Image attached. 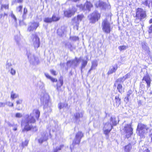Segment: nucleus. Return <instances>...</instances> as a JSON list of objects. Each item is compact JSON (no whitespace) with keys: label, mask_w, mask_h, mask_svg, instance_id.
Returning <instances> with one entry per match:
<instances>
[{"label":"nucleus","mask_w":152,"mask_h":152,"mask_svg":"<svg viewBox=\"0 0 152 152\" xmlns=\"http://www.w3.org/2000/svg\"><path fill=\"white\" fill-rule=\"evenodd\" d=\"M149 129V127L146 125L139 123L136 129V133L141 138H144L145 135L148 132Z\"/></svg>","instance_id":"nucleus-1"},{"label":"nucleus","mask_w":152,"mask_h":152,"mask_svg":"<svg viewBox=\"0 0 152 152\" xmlns=\"http://www.w3.org/2000/svg\"><path fill=\"white\" fill-rule=\"evenodd\" d=\"M45 75L47 78L50 79L52 83L56 82V89L58 92L61 91V87L63 86L64 83L62 77L60 78L58 80L57 78L53 77L48 74L45 73Z\"/></svg>","instance_id":"nucleus-2"},{"label":"nucleus","mask_w":152,"mask_h":152,"mask_svg":"<svg viewBox=\"0 0 152 152\" xmlns=\"http://www.w3.org/2000/svg\"><path fill=\"white\" fill-rule=\"evenodd\" d=\"M115 119L112 118H110V121L112 122V125L109 122L106 123L104 124L103 127V133L105 135H108L113 129V126H115L117 124V121Z\"/></svg>","instance_id":"nucleus-3"},{"label":"nucleus","mask_w":152,"mask_h":152,"mask_svg":"<svg viewBox=\"0 0 152 152\" xmlns=\"http://www.w3.org/2000/svg\"><path fill=\"white\" fill-rule=\"evenodd\" d=\"M147 16L146 12L141 8H138L136 10L135 19L142 21L146 18Z\"/></svg>","instance_id":"nucleus-4"},{"label":"nucleus","mask_w":152,"mask_h":152,"mask_svg":"<svg viewBox=\"0 0 152 152\" xmlns=\"http://www.w3.org/2000/svg\"><path fill=\"white\" fill-rule=\"evenodd\" d=\"M101 14L97 11H95L91 13L88 16L89 22L91 23H95L101 18Z\"/></svg>","instance_id":"nucleus-5"},{"label":"nucleus","mask_w":152,"mask_h":152,"mask_svg":"<svg viewBox=\"0 0 152 152\" xmlns=\"http://www.w3.org/2000/svg\"><path fill=\"white\" fill-rule=\"evenodd\" d=\"M102 29L103 31L106 34H109L112 30L110 23L107 18L103 20L102 23Z\"/></svg>","instance_id":"nucleus-6"},{"label":"nucleus","mask_w":152,"mask_h":152,"mask_svg":"<svg viewBox=\"0 0 152 152\" xmlns=\"http://www.w3.org/2000/svg\"><path fill=\"white\" fill-rule=\"evenodd\" d=\"M32 36L33 45L34 49L36 50L40 46V39L36 32H35L34 34H32Z\"/></svg>","instance_id":"nucleus-7"},{"label":"nucleus","mask_w":152,"mask_h":152,"mask_svg":"<svg viewBox=\"0 0 152 152\" xmlns=\"http://www.w3.org/2000/svg\"><path fill=\"white\" fill-rule=\"evenodd\" d=\"M30 123L27 121L25 123V125L23 129H22L23 132H28L31 130L33 132H35L37 131L38 129L36 126H33L29 125Z\"/></svg>","instance_id":"nucleus-8"},{"label":"nucleus","mask_w":152,"mask_h":152,"mask_svg":"<svg viewBox=\"0 0 152 152\" xmlns=\"http://www.w3.org/2000/svg\"><path fill=\"white\" fill-rule=\"evenodd\" d=\"M39 26V22L33 21L31 22L28 27L27 31L29 32L35 31Z\"/></svg>","instance_id":"nucleus-9"},{"label":"nucleus","mask_w":152,"mask_h":152,"mask_svg":"<svg viewBox=\"0 0 152 152\" xmlns=\"http://www.w3.org/2000/svg\"><path fill=\"white\" fill-rule=\"evenodd\" d=\"M121 78H119L116 79L114 85V86L117 87V89L120 93L122 94L124 92V88H123L122 85L120 83L122 82Z\"/></svg>","instance_id":"nucleus-10"},{"label":"nucleus","mask_w":152,"mask_h":152,"mask_svg":"<svg viewBox=\"0 0 152 152\" xmlns=\"http://www.w3.org/2000/svg\"><path fill=\"white\" fill-rule=\"evenodd\" d=\"M77 11V10L75 9L74 10L69 9L64 11V16L67 18H70L73 16Z\"/></svg>","instance_id":"nucleus-11"},{"label":"nucleus","mask_w":152,"mask_h":152,"mask_svg":"<svg viewBox=\"0 0 152 152\" xmlns=\"http://www.w3.org/2000/svg\"><path fill=\"white\" fill-rule=\"evenodd\" d=\"M124 130L125 132L128 134V135L130 136L133 134V129L131 125L129 124H126L124 127Z\"/></svg>","instance_id":"nucleus-12"},{"label":"nucleus","mask_w":152,"mask_h":152,"mask_svg":"<svg viewBox=\"0 0 152 152\" xmlns=\"http://www.w3.org/2000/svg\"><path fill=\"white\" fill-rule=\"evenodd\" d=\"M142 80L145 82L148 87L149 88L150 87L151 80L148 74H147L144 75L142 78Z\"/></svg>","instance_id":"nucleus-13"},{"label":"nucleus","mask_w":152,"mask_h":152,"mask_svg":"<svg viewBox=\"0 0 152 152\" xmlns=\"http://www.w3.org/2000/svg\"><path fill=\"white\" fill-rule=\"evenodd\" d=\"M71 20L73 28L78 30L80 24L79 22L76 20V17H75L72 18V19Z\"/></svg>","instance_id":"nucleus-14"},{"label":"nucleus","mask_w":152,"mask_h":152,"mask_svg":"<svg viewBox=\"0 0 152 152\" xmlns=\"http://www.w3.org/2000/svg\"><path fill=\"white\" fill-rule=\"evenodd\" d=\"M120 95L118 94L115 97V102L113 103V105L115 107H118L120 105L121 99L119 97Z\"/></svg>","instance_id":"nucleus-15"},{"label":"nucleus","mask_w":152,"mask_h":152,"mask_svg":"<svg viewBox=\"0 0 152 152\" xmlns=\"http://www.w3.org/2000/svg\"><path fill=\"white\" fill-rule=\"evenodd\" d=\"M118 68V65L116 64L114 66H113L109 70L107 74L109 75L115 72Z\"/></svg>","instance_id":"nucleus-16"},{"label":"nucleus","mask_w":152,"mask_h":152,"mask_svg":"<svg viewBox=\"0 0 152 152\" xmlns=\"http://www.w3.org/2000/svg\"><path fill=\"white\" fill-rule=\"evenodd\" d=\"M42 137L38 140V142L40 144H42L43 142L47 141L48 139V136L44 134L42 135Z\"/></svg>","instance_id":"nucleus-17"},{"label":"nucleus","mask_w":152,"mask_h":152,"mask_svg":"<svg viewBox=\"0 0 152 152\" xmlns=\"http://www.w3.org/2000/svg\"><path fill=\"white\" fill-rule=\"evenodd\" d=\"M142 3L149 8L151 7L152 8V0H145Z\"/></svg>","instance_id":"nucleus-18"},{"label":"nucleus","mask_w":152,"mask_h":152,"mask_svg":"<svg viewBox=\"0 0 152 152\" xmlns=\"http://www.w3.org/2000/svg\"><path fill=\"white\" fill-rule=\"evenodd\" d=\"M86 9L89 11L91 10V8L93 7L92 4L90 1H87L84 4Z\"/></svg>","instance_id":"nucleus-19"},{"label":"nucleus","mask_w":152,"mask_h":152,"mask_svg":"<svg viewBox=\"0 0 152 152\" xmlns=\"http://www.w3.org/2000/svg\"><path fill=\"white\" fill-rule=\"evenodd\" d=\"M83 117L82 114H81L79 113H77L74 114L73 119L75 121H77L78 120L79 121V119L80 118Z\"/></svg>","instance_id":"nucleus-20"},{"label":"nucleus","mask_w":152,"mask_h":152,"mask_svg":"<svg viewBox=\"0 0 152 152\" xmlns=\"http://www.w3.org/2000/svg\"><path fill=\"white\" fill-rule=\"evenodd\" d=\"M132 90H129L128 91L126 96L124 98V101H126L127 102L129 101L130 96L132 94Z\"/></svg>","instance_id":"nucleus-21"},{"label":"nucleus","mask_w":152,"mask_h":152,"mask_svg":"<svg viewBox=\"0 0 152 152\" xmlns=\"http://www.w3.org/2000/svg\"><path fill=\"white\" fill-rule=\"evenodd\" d=\"M80 141L81 140H80V139L75 137V139L72 141V144L73 147H74L76 145H79L80 143Z\"/></svg>","instance_id":"nucleus-22"},{"label":"nucleus","mask_w":152,"mask_h":152,"mask_svg":"<svg viewBox=\"0 0 152 152\" xmlns=\"http://www.w3.org/2000/svg\"><path fill=\"white\" fill-rule=\"evenodd\" d=\"M84 134L82 132L80 131H78L76 134L75 137H76L80 140L83 137Z\"/></svg>","instance_id":"nucleus-23"},{"label":"nucleus","mask_w":152,"mask_h":152,"mask_svg":"<svg viewBox=\"0 0 152 152\" xmlns=\"http://www.w3.org/2000/svg\"><path fill=\"white\" fill-rule=\"evenodd\" d=\"M76 17V20L78 22L80 21L84 18V16L83 14L78 15H77Z\"/></svg>","instance_id":"nucleus-24"},{"label":"nucleus","mask_w":152,"mask_h":152,"mask_svg":"<svg viewBox=\"0 0 152 152\" xmlns=\"http://www.w3.org/2000/svg\"><path fill=\"white\" fill-rule=\"evenodd\" d=\"M26 121L30 124H34L36 122V120L33 116H32L29 118Z\"/></svg>","instance_id":"nucleus-25"},{"label":"nucleus","mask_w":152,"mask_h":152,"mask_svg":"<svg viewBox=\"0 0 152 152\" xmlns=\"http://www.w3.org/2000/svg\"><path fill=\"white\" fill-rule=\"evenodd\" d=\"M52 22H56L60 19V17H57L55 15H53L51 18Z\"/></svg>","instance_id":"nucleus-26"},{"label":"nucleus","mask_w":152,"mask_h":152,"mask_svg":"<svg viewBox=\"0 0 152 152\" xmlns=\"http://www.w3.org/2000/svg\"><path fill=\"white\" fill-rule=\"evenodd\" d=\"M88 63L87 61L86 60H83L81 64V66H80V69L81 71H82V69L85 67L87 65Z\"/></svg>","instance_id":"nucleus-27"},{"label":"nucleus","mask_w":152,"mask_h":152,"mask_svg":"<svg viewBox=\"0 0 152 152\" xmlns=\"http://www.w3.org/2000/svg\"><path fill=\"white\" fill-rule=\"evenodd\" d=\"M131 147L130 145H128L124 147V151L125 152H130Z\"/></svg>","instance_id":"nucleus-28"},{"label":"nucleus","mask_w":152,"mask_h":152,"mask_svg":"<svg viewBox=\"0 0 152 152\" xmlns=\"http://www.w3.org/2000/svg\"><path fill=\"white\" fill-rule=\"evenodd\" d=\"M28 140H26L24 142H23L21 144V146L22 148L28 145Z\"/></svg>","instance_id":"nucleus-29"},{"label":"nucleus","mask_w":152,"mask_h":152,"mask_svg":"<svg viewBox=\"0 0 152 152\" xmlns=\"http://www.w3.org/2000/svg\"><path fill=\"white\" fill-rule=\"evenodd\" d=\"M9 8V4H2L1 6L0 10H2L4 9H8Z\"/></svg>","instance_id":"nucleus-30"},{"label":"nucleus","mask_w":152,"mask_h":152,"mask_svg":"<svg viewBox=\"0 0 152 152\" xmlns=\"http://www.w3.org/2000/svg\"><path fill=\"white\" fill-rule=\"evenodd\" d=\"M44 21L47 23H50L52 22L51 18L49 17H46L44 19Z\"/></svg>","instance_id":"nucleus-31"},{"label":"nucleus","mask_w":152,"mask_h":152,"mask_svg":"<svg viewBox=\"0 0 152 152\" xmlns=\"http://www.w3.org/2000/svg\"><path fill=\"white\" fill-rule=\"evenodd\" d=\"M130 74L129 73H127L124 76H123V77H120V78H121L122 79H121L122 82L123 83L124 81L126 79L129 78V77Z\"/></svg>","instance_id":"nucleus-32"},{"label":"nucleus","mask_w":152,"mask_h":152,"mask_svg":"<svg viewBox=\"0 0 152 152\" xmlns=\"http://www.w3.org/2000/svg\"><path fill=\"white\" fill-rule=\"evenodd\" d=\"M35 113L36 114L35 117L37 120H38L40 116V112L38 109L35 110Z\"/></svg>","instance_id":"nucleus-33"},{"label":"nucleus","mask_w":152,"mask_h":152,"mask_svg":"<svg viewBox=\"0 0 152 152\" xmlns=\"http://www.w3.org/2000/svg\"><path fill=\"white\" fill-rule=\"evenodd\" d=\"M97 64L96 61H93L92 63V65L91 67V68L92 69H94L97 66Z\"/></svg>","instance_id":"nucleus-34"},{"label":"nucleus","mask_w":152,"mask_h":152,"mask_svg":"<svg viewBox=\"0 0 152 152\" xmlns=\"http://www.w3.org/2000/svg\"><path fill=\"white\" fill-rule=\"evenodd\" d=\"M23 100L22 99H18L16 101V106L17 107H19L20 105L23 106Z\"/></svg>","instance_id":"nucleus-35"},{"label":"nucleus","mask_w":152,"mask_h":152,"mask_svg":"<svg viewBox=\"0 0 152 152\" xmlns=\"http://www.w3.org/2000/svg\"><path fill=\"white\" fill-rule=\"evenodd\" d=\"M63 147L64 145H60L59 147H57L54 149L53 152H58V151L61 150Z\"/></svg>","instance_id":"nucleus-36"},{"label":"nucleus","mask_w":152,"mask_h":152,"mask_svg":"<svg viewBox=\"0 0 152 152\" xmlns=\"http://www.w3.org/2000/svg\"><path fill=\"white\" fill-rule=\"evenodd\" d=\"M127 46L125 45H121L118 47V49L120 51L124 50L126 49Z\"/></svg>","instance_id":"nucleus-37"},{"label":"nucleus","mask_w":152,"mask_h":152,"mask_svg":"<svg viewBox=\"0 0 152 152\" xmlns=\"http://www.w3.org/2000/svg\"><path fill=\"white\" fill-rule=\"evenodd\" d=\"M18 96V95L14 93L12 91L11 92L10 97L12 99H13L16 98H17Z\"/></svg>","instance_id":"nucleus-38"},{"label":"nucleus","mask_w":152,"mask_h":152,"mask_svg":"<svg viewBox=\"0 0 152 152\" xmlns=\"http://www.w3.org/2000/svg\"><path fill=\"white\" fill-rule=\"evenodd\" d=\"M28 12L27 9L26 7H24L23 9V18L25 17L27 13Z\"/></svg>","instance_id":"nucleus-39"},{"label":"nucleus","mask_w":152,"mask_h":152,"mask_svg":"<svg viewBox=\"0 0 152 152\" xmlns=\"http://www.w3.org/2000/svg\"><path fill=\"white\" fill-rule=\"evenodd\" d=\"M70 38L73 41H75L79 40V37L77 36H73L70 37Z\"/></svg>","instance_id":"nucleus-40"},{"label":"nucleus","mask_w":152,"mask_h":152,"mask_svg":"<svg viewBox=\"0 0 152 152\" xmlns=\"http://www.w3.org/2000/svg\"><path fill=\"white\" fill-rule=\"evenodd\" d=\"M50 73L54 76H56L57 74V73L56 71L53 69H51L50 70Z\"/></svg>","instance_id":"nucleus-41"},{"label":"nucleus","mask_w":152,"mask_h":152,"mask_svg":"<svg viewBox=\"0 0 152 152\" xmlns=\"http://www.w3.org/2000/svg\"><path fill=\"white\" fill-rule=\"evenodd\" d=\"M23 7L22 5H20L16 7V9L18 12H21L22 11Z\"/></svg>","instance_id":"nucleus-42"},{"label":"nucleus","mask_w":152,"mask_h":152,"mask_svg":"<svg viewBox=\"0 0 152 152\" xmlns=\"http://www.w3.org/2000/svg\"><path fill=\"white\" fill-rule=\"evenodd\" d=\"M74 63V60H69L66 62V64L68 65L70 64V66H71L73 64V63Z\"/></svg>","instance_id":"nucleus-43"},{"label":"nucleus","mask_w":152,"mask_h":152,"mask_svg":"<svg viewBox=\"0 0 152 152\" xmlns=\"http://www.w3.org/2000/svg\"><path fill=\"white\" fill-rule=\"evenodd\" d=\"M148 31L149 34L152 33V24L149 26Z\"/></svg>","instance_id":"nucleus-44"},{"label":"nucleus","mask_w":152,"mask_h":152,"mask_svg":"<svg viewBox=\"0 0 152 152\" xmlns=\"http://www.w3.org/2000/svg\"><path fill=\"white\" fill-rule=\"evenodd\" d=\"M10 73L12 75H14L15 74L16 71L13 68H11V69Z\"/></svg>","instance_id":"nucleus-45"},{"label":"nucleus","mask_w":152,"mask_h":152,"mask_svg":"<svg viewBox=\"0 0 152 152\" xmlns=\"http://www.w3.org/2000/svg\"><path fill=\"white\" fill-rule=\"evenodd\" d=\"M5 16H7V13H4V14H1L0 15V18H3Z\"/></svg>","instance_id":"nucleus-46"},{"label":"nucleus","mask_w":152,"mask_h":152,"mask_svg":"<svg viewBox=\"0 0 152 152\" xmlns=\"http://www.w3.org/2000/svg\"><path fill=\"white\" fill-rule=\"evenodd\" d=\"M9 107H13V103L10 102H8L7 103Z\"/></svg>","instance_id":"nucleus-47"},{"label":"nucleus","mask_w":152,"mask_h":152,"mask_svg":"<svg viewBox=\"0 0 152 152\" xmlns=\"http://www.w3.org/2000/svg\"><path fill=\"white\" fill-rule=\"evenodd\" d=\"M15 116L17 118H20L22 116V115L20 113H17L15 114Z\"/></svg>","instance_id":"nucleus-48"},{"label":"nucleus","mask_w":152,"mask_h":152,"mask_svg":"<svg viewBox=\"0 0 152 152\" xmlns=\"http://www.w3.org/2000/svg\"><path fill=\"white\" fill-rule=\"evenodd\" d=\"M11 16L12 18H13L15 20H16V18L14 14L12 13L11 14Z\"/></svg>","instance_id":"nucleus-49"},{"label":"nucleus","mask_w":152,"mask_h":152,"mask_svg":"<svg viewBox=\"0 0 152 152\" xmlns=\"http://www.w3.org/2000/svg\"><path fill=\"white\" fill-rule=\"evenodd\" d=\"M68 48L70 50L72 49L73 48V46L71 44H70L68 45Z\"/></svg>","instance_id":"nucleus-50"},{"label":"nucleus","mask_w":152,"mask_h":152,"mask_svg":"<svg viewBox=\"0 0 152 152\" xmlns=\"http://www.w3.org/2000/svg\"><path fill=\"white\" fill-rule=\"evenodd\" d=\"M23 0H17V2L18 3H21L23 2Z\"/></svg>","instance_id":"nucleus-51"},{"label":"nucleus","mask_w":152,"mask_h":152,"mask_svg":"<svg viewBox=\"0 0 152 152\" xmlns=\"http://www.w3.org/2000/svg\"><path fill=\"white\" fill-rule=\"evenodd\" d=\"M4 106V104L2 102H0V107H3Z\"/></svg>","instance_id":"nucleus-52"},{"label":"nucleus","mask_w":152,"mask_h":152,"mask_svg":"<svg viewBox=\"0 0 152 152\" xmlns=\"http://www.w3.org/2000/svg\"><path fill=\"white\" fill-rule=\"evenodd\" d=\"M31 53H28V54H27V57L28 58H29L31 57Z\"/></svg>","instance_id":"nucleus-53"},{"label":"nucleus","mask_w":152,"mask_h":152,"mask_svg":"<svg viewBox=\"0 0 152 152\" xmlns=\"http://www.w3.org/2000/svg\"><path fill=\"white\" fill-rule=\"evenodd\" d=\"M149 136L151 138V142H152V132L149 134Z\"/></svg>","instance_id":"nucleus-54"},{"label":"nucleus","mask_w":152,"mask_h":152,"mask_svg":"<svg viewBox=\"0 0 152 152\" xmlns=\"http://www.w3.org/2000/svg\"><path fill=\"white\" fill-rule=\"evenodd\" d=\"M149 23L150 24H151L152 23V18L150 19L149 20Z\"/></svg>","instance_id":"nucleus-55"},{"label":"nucleus","mask_w":152,"mask_h":152,"mask_svg":"<svg viewBox=\"0 0 152 152\" xmlns=\"http://www.w3.org/2000/svg\"><path fill=\"white\" fill-rule=\"evenodd\" d=\"M93 69H92V68H90V69H89V70H88V73H91V71Z\"/></svg>","instance_id":"nucleus-56"},{"label":"nucleus","mask_w":152,"mask_h":152,"mask_svg":"<svg viewBox=\"0 0 152 152\" xmlns=\"http://www.w3.org/2000/svg\"><path fill=\"white\" fill-rule=\"evenodd\" d=\"M33 56L34 57V61H36L37 59L36 57L34 55H33Z\"/></svg>","instance_id":"nucleus-57"},{"label":"nucleus","mask_w":152,"mask_h":152,"mask_svg":"<svg viewBox=\"0 0 152 152\" xmlns=\"http://www.w3.org/2000/svg\"><path fill=\"white\" fill-rule=\"evenodd\" d=\"M75 60L76 61H77V62H78V59H77V58L75 57Z\"/></svg>","instance_id":"nucleus-58"},{"label":"nucleus","mask_w":152,"mask_h":152,"mask_svg":"<svg viewBox=\"0 0 152 152\" xmlns=\"http://www.w3.org/2000/svg\"><path fill=\"white\" fill-rule=\"evenodd\" d=\"M40 100H41V101H42V100H44V97H42L40 99Z\"/></svg>","instance_id":"nucleus-59"},{"label":"nucleus","mask_w":152,"mask_h":152,"mask_svg":"<svg viewBox=\"0 0 152 152\" xmlns=\"http://www.w3.org/2000/svg\"><path fill=\"white\" fill-rule=\"evenodd\" d=\"M17 128H15L13 129V130L14 131H16L17 130Z\"/></svg>","instance_id":"nucleus-60"},{"label":"nucleus","mask_w":152,"mask_h":152,"mask_svg":"<svg viewBox=\"0 0 152 152\" xmlns=\"http://www.w3.org/2000/svg\"><path fill=\"white\" fill-rule=\"evenodd\" d=\"M61 105H60L59 106V108L60 109H61Z\"/></svg>","instance_id":"nucleus-61"},{"label":"nucleus","mask_w":152,"mask_h":152,"mask_svg":"<svg viewBox=\"0 0 152 152\" xmlns=\"http://www.w3.org/2000/svg\"><path fill=\"white\" fill-rule=\"evenodd\" d=\"M60 29H57V33H58V31L59 30H60Z\"/></svg>","instance_id":"nucleus-62"},{"label":"nucleus","mask_w":152,"mask_h":152,"mask_svg":"<svg viewBox=\"0 0 152 152\" xmlns=\"http://www.w3.org/2000/svg\"><path fill=\"white\" fill-rule=\"evenodd\" d=\"M70 149H71V150H72V148H70Z\"/></svg>","instance_id":"nucleus-63"},{"label":"nucleus","mask_w":152,"mask_h":152,"mask_svg":"<svg viewBox=\"0 0 152 152\" xmlns=\"http://www.w3.org/2000/svg\"><path fill=\"white\" fill-rule=\"evenodd\" d=\"M18 110H20V109L19 108L18 109Z\"/></svg>","instance_id":"nucleus-64"}]
</instances>
